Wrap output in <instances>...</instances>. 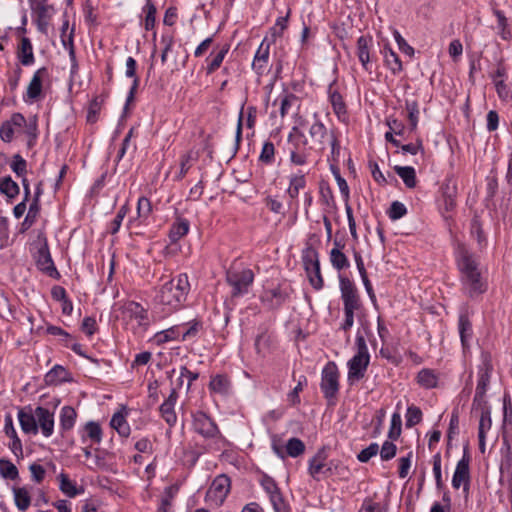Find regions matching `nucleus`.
<instances>
[{
	"label": "nucleus",
	"mask_w": 512,
	"mask_h": 512,
	"mask_svg": "<svg viewBox=\"0 0 512 512\" xmlns=\"http://www.w3.org/2000/svg\"><path fill=\"white\" fill-rule=\"evenodd\" d=\"M470 232L476 238L480 246L486 245V236L482 228V222L478 215H475L470 223Z\"/></svg>",
	"instance_id": "nucleus-54"
},
{
	"label": "nucleus",
	"mask_w": 512,
	"mask_h": 512,
	"mask_svg": "<svg viewBox=\"0 0 512 512\" xmlns=\"http://www.w3.org/2000/svg\"><path fill=\"white\" fill-rule=\"evenodd\" d=\"M286 456L297 458L305 452L304 442L296 437L290 438L285 445Z\"/></svg>",
	"instance_id": "nucleus-51"
},
{
	"label": "nucleus",
	"mask_w": 512,
	"mask_h": 512,
	"mask_svg": "<svg viewBox=\"0 0 512 512\" xmlns=\"http://www.w3.org/2000/svg\"><path fill=\"white\" fill-rule=\"evenodd\" d=\"M230 488V478L225 474L218 475L210 485L206 493V499L216 506H220L225 501L228 493L230 492Z\"/></svg>",
	"instance_id": "nucleus-8"
},
{
	"label": "nucleus",
	"mask_w": 512,
	"mask_h": 512,
	"mask_svg": "<svg viewBox=\"0 0 512 512\" xmlns=\"http://www.w3.org/2000/svg\"><path fill=\"white\" fill-rule=\"evenodd\" d=\"M67 370L61 365H55L46 375L47 385H57L69 380Z\"/></svg>",
	"instance_id": "nucleus-38"
},
{
	"label": "nucleus",
	"mask_w": 512,
	"mask_h": 512,
	"mask_svg": "<svg viewBox=\"0 0 512 512\" xmlns=\"http://www.w3.org/2000/svg\"><path fill=\"white\" fill-rule=\"evenodd\" d=\"M190 284L187 274H179L162 285L157 295L158 302L169 307V311H174L182 307L186 301Z\"/></svg>",
	"instance_id": "nucleus-1"
},
{
	"label": "nucleus",
	"mask_w": 512,
	"mask_h": 512,
	"mask_svg": "<svg viewBox=\"0 0 512 512\" xmlns=\"http://www.w3.org/2000/svg\"><path fill=\"white\" fill-rule=\"evenodd\" d=\"M384 63L393 75H398L403 70L399 56L387 45L383 49Z\"/></svg>",
	"instance_id": "nucleus-33"
},
{
	"label": "nucleus",
	"mask_w": 512,
	"mask_h": 512,
	"mask_svg": "<svg viewBox=\"0 0 512 512\" xmlns=\"http://www.w3.org/2000/svg\"><path fill=\"white\" fill-rule=\"evenodd\" d=\"M327 466V453L325 447H322L317 453L309 460L308 473L315 479L319 480L318 475L323 474Z\"/></svg>",
	"instance_id": "nucleus-22"
},
{
	"label": "nucleus",
	"mask_w": 512,
	"mask_h": 512,
	"mask_svg": "<svg viewBox=\"0 0 512 512\" xmlns=\"http://www.w3.org/2000/svg\"><path fill=\"white\" fill-rule=\"evenodd\" d=\"M302 262L305 268V271H309V269L316 267L319 261V254L317 250L312 245H307V247L302 251Z\"/></svg>",
	"instance_id": "nucleus-49"
},
{
	"label": "nucleus",
	"mask_w": 512,
	"mask_h": 512,
	"mask_svg": "<svg viewBox=\"0 0 512 512\" xmlns=\"http://www.w3.org/2000/svg\"><path fill=\"white\" fill-rule=\"evenodd\" d=\"M462 274L463 284L468 288V294L470 297L481 294L485 291L481 282V274L479 270L465 272Z\"/></svg>",
	"instance_id": "nucleus-26"
},
{
	"label": "nucleus",
	"mask_w": 512,
	"mask_h": 512,
	"mask_svg": "<svg viewBox=\"0 0 512 512\" xmlns=\"http://www.w3.org/2000/svg\"><path fill=\"white\" fill-rule=\"evenodd\" d=\"M372 42L371 37L360 36L357 40V56L359 61L361 62L363 68L368 71L369 61H370V52L369 45Z\"/></svg>",
	"instance_id": "nucleus-34"
},
{
	"label": "nucleus",
	"mask_w": 512,
	"mask_h": 512,
	"mask_svg": "<svg viewBox=\"0 0 512 512\" xmlns=\"http://www.w3.org/2000/svg\"><path fill=\"white\" fill-rule=\"evenodd\" d=\"M339 286L343 304L361 299L356 286L348 277L340 275Z\"/></svg>",
	"instance_id": "nucleus-29"
},
{
	"label": "nucleus",
	"mask_w": 512,
	"mask_h": 512,
	"mask_svg": "<svg viewBox=\"0 0 512 512\" xmlns=\"http://www.w3.org/2000/svg\"><path fill=\"white\" fill-rule=\"evenodd\" d=\"M473 409L480 410V420L478 427V439H479V448L482 452L485 450V434L486 431L491 429L492 420H491V411L488 404H484V406H473Z\"/></svg>",
	"instance_id": "nucleus-19"
},
{
	"label": "nucleus",
	"mask_w": 512,
	"mask_h": 512,
	"mask_svg": "<svg viewBox=\"0 0 512 512\" xmlns=\"http://www.w3.org/2000/svg\"><path fill=\"white\" fill-rule=\"evenodd\" d=\"M422 420V411L419 407L411 405L406 412V427L411 428L419 424Z\"/></svg>",
	"instance_id": "nucleus-64"
},
{
	"label": "nucleus",
	"mask_w": 512,
	"mask_h": 512,
	"mask_svg": "<svg viewBox=\"0 0 512 512\" xmlns=\"http://www.w3.org/2000/svg\"><path fill=\"white\" fill-rule=\"evenodd\" d=\"M18 420L23 433L32 435L38 433L35 411L33 412L30 406L19 409Z\"/></svg>",
	"instance_id": "nucleus-21"
},
{
	"label": "nucleus",
	"mask_w": 512,
	"mask_h": 512,
	"mask_svg": "<svg viewBox=\"0 0 512 512\" xmlns=\"http://www.w3.org/2000/svg\"><path fill=\"white\" fill-rule=\"evenodd\" d=\"M199 154L198 152H195L193 150H190L180 157V170L178 174L176 175L177 180H182L190 168L193 166L195 162L198 161Z\"/></svg>",
	"instance_id": "nucleus-36"
},
{
	"label": "nucleus",
	"mask_w": 512,
	"mask_h": 512,
	"mask_svg": "<svg viewBox=\"0 0 512 512\" xmlns=\"http://www.w3.org/2000/svg\"><path fill=\"white\" fill-rule=\"evenodd\" d=\"M460 339L463 347H468L469 340L473 335L472 324L466 313H461L458 320Z\"/></svg>",
	"instance_id": "nucleus-35"
},
{
	"label": "nucleus",
	"mask_w": 512,
	"mask_h": 512,
	"mask_svg": "<svg viewBox=\"0 0 512 512\" xmlns=\"http://www.w3.org/2000/svg\"><path fill=\"white\" fill-rule=\"evenodd\" d=\"M405 109L408 112L410 130L415 131L419 120V106L416 100H405Z\"/></svg>",
	"instance_id": "nucleus-52"
},
{
	"label": "nucleus",
	"mask_w": 512,
	"mask_h": 512,
	"mask_svg": "<svg viewBox=\"0 0 512 512\" xmlns=\"http://www.w3.org/2000/svg\"><path fill=\"white\" fill-rule=\"evenodd\" d=\"M290 15H291V9L288 8L285 16H280L276 19L274 26L270 28L272 42H275L277 38L282 37L284 31L288 27V21H289Z\"/></svg>",
	"instance_id": "nucleus-47"
},
{
	"label": "nucleus",
	"mask_w": 512,
	"mask_h": 512,
	"mask_svg": "<svg viewBox=\"0 0 512 512\" xmlns=\"http://www.w3.org/2000/svg\"><path fill=\"white\" fill-rule=\"evenodd\" d=\"M229 48L230 46L226 44L215 55H213L212 53L210 57L206 59V61L208 62V65L206 67V73L208 75L214 73L217 69L220 68L225 56L229 51Z\"/></svg>",
	"instance_id": "nucleus-42"
},
{
	"label": "nucleus",
	"mask_w": 512,
	"mask_h": 512,
	"mask_svg": "<svg viewBox=\"0 0 512 512\" xmlns=\"http://www.w3.org/2000/svg\"><path fill=\"white\" fill-rule=\"evenodd\" d=\"M335 82L331 83L328 88L329 101L333 112L341 122H347V106L342 95L334 89Z\"/></svg>",
	"instance_id": "nucleus-18"
},
{
	"label": "nucleus",
	"mask_w": 512,
	"mask_h": 512,
	"mask_svg": "<svg viewBox=\"0 0 512 512\" xmlns=\"http://www.w3.org/2000/svg\"><path fill=\"white\" fill-rule=\"evenodd\" d=\"M270 45L271 43L267 41V38H264L255 53L252 69L258 76H263L268 71Z\"/></svg>",
	"instance_id": "nucleus-14"
},
{
	"label": "nucleus",
	"mask_w": 512,
	"mask_h": 512,
	"mask_svg": "<svg viewBox=\"0 0 512 512\" xmlns=\"http://www.w3.org/2000/svg\"><path fill=\"white\" fill-rule=\"evenodd\" d=\"M136 69H137V62H136V60L133 57H131V56L128 57L127 60H126V72H125V75L128 78H132L133 82H132V86H131V88L129 90V93L127 95V98H126L125 109H127L129 104L134 100L135 93H136V91H137V89L139 87V84H140V79H139V77L136 74Z\"/></svg>",
	"instance_id": "nucleus-23"
},
{
	"label": "nucleus",
	"mask_w": 512,
	"mask_h": 512,
	"mask_svg": "<svg viewBox=\"0 0 512 512\" xmlns=\"http://www.w3.org/2000/svg\"><path fill=\"white\" fill-rule=\"evenodd\" d=\"M182 327H187L185 331H183L181 335V341H188L191 339H195L200 331L203 330V323L199 319H193L186 324L180 325Z\"/></svg>",
	"instance_id": "nucleus-45"
},
{
	"label": "nucleus",
	"mask_w": 512,
	"mask_h": 512,
	"mask_svg": "<svg viewBox=\"0 0 512 512\" xmlns=\"http://www.w3.org/2000/svg\"><path fill=\"white\" fill-rule=\"evenodd\" d=\"M401 431H402L401 415H400V413L395 412L392 414V417H391V425H390V429L388 431V438L391 439L392 441L397 440L401 435Z\"/></svg>",
	"instance_id": "nucleus-61"
},
{
	"label": "nucleus",
	"mask_w": 512,
	"mask_h": 512,
	"mask_svg": "<svg viewBox=\"0 0 512 512\" xmlns=\"http://www.w3.org/2000/svg\"><path fill=\"white\" fill-rule=\"evenodd\" d=\"M48 76V70L46 67H41L34 72L32 79L26 90V101H37L42 94V82L44 77Z\"/></svg>",
	"instance_id": "nucleus-17"
},
{
	"label": "nucleus",
	"mask_w": 512,
	"mask_h": 512,
	"mask_svg": "<svg viewBox=\"0 0 512 512\" xmlns=\"http://www.w3.org/2000/svg\"><path fill=\"white\" fill-rule=\"evenodd\" d=\"M491 372L492 366L488 362L483 363V365L479 367L478 382L472 406H484V404H488L485 396L490 383Z\"/></svg>",
	"instance_id": "nucleus-11"
},
{
	"label": "nucleus",
	"mask_w": 512,
	"mask_h": 512,
	"mask_svg": "<svg viewBox=\"0 0 512 512\" xmlns=\"http://www.w3.org/2000/svg\"><path fill=\"white\" fill-rule=\"evenodd\" d=\"M331 170L333 175L335 176L336 182L338 184L339 190L341 192L345 204L349 203L350 190L346 180L341 176L338 167L331 165Z\"/></svg>",
	"instance_id": "nucleus-60"
},
{
	"label": "nucleus",
	"mask_w": 512,
	"mask_h": 512,
	"mask_svg": "<svg viewBox=\"0 0 512 512\" xmlns=\"http://www.w3.org/2000/svg\"><path fill=\"white\" fill-rule=\"evenodd\" d=\"M494 14L497 17V28L499 29V34L503 40H508L511 37V32L508 29L507 18L504 13L500 10H494Z\"/></svg>",
	"instance_id": "nucleus-63"
},
{
	"label": "nucleus",
	"mask_w": 512,
	"mask_h": 512,
	"mask_svg": "<svg viewBox=\"0 0 512 512\" xmlns=\"http://www.w3.org/2000/svg\"><path fill=\"white\" fill-rule=\"evenodd\" d=\"M260 485L269 496V500L275 512H289V506L276 481L269 475L263 474Z\"/></svg>",
	"instance_id": "nucleus-6"
},
{
	"label": "nucleus",
	"mask_w": 512,
	"mask_h": 512,
	"mask_svg": "<svg viewBox=\"0 0 512 512\" xmlns=\"http://www.w3.org/2000/svg\"><path fill=\"white\" fill-rule=\"evenodd\" d=\"M230 387L231 382L229 378L226 375L222 374L214 376L209 383L210 390L221 395L228 394Z\"/></svg>",
	"instance_id": "nucleus-41"
},
{
	"label": "nucleus",
	"mask_w": 512,
	"mask_h": 512,
	"mask_svg": "<svg viewBox=\"0 0 512 512\" xmlns=\"http://www.w3.org/2000/svg\"><path fill=\"white\" fill-rule=\"evenodd\" d=\"M87 437L94 443L99 444L102 441V428L99 423L94 421H89L85 424L84 427Z\"/></svg>",
	"instance_id": "nucleus-59"
},
{
	"label": "nucleus",
	"mask_w": 512,
	"mask_h": 512,
	"mask_svg": "<svg viewBox=\"0 0 512 512\" xmlns=\"http://www.w3.org/2000/svg\"><path fill=\"white\" fill-rule=\"evenodd\" d=\"M0 475L4 479L17 480L19 478V471L10 460L0 459Z\"/></svg>",
	"instance_id": "nucleus-53"
},
{
	"label": "nucleus",
	"mask_w": 512,
	"mask_h": 512,
	"mask_svg": "<svg viewBox=\"0 0 512 512\" xmlns=\"http://www.w3.org/2000/svg\"><path fill=\"white\" fill-rule=\"evenodd\" d=\"M160 415L166 424L172 428L177 423V415L175 406L162 403L159 407Z\"/></svg>",
	"instance_id": "nucleus-57"
},
{
	"label": "nucleus",
	"mask_w": 512,
	"mask_h": 512,
	"mask_svg": "<svg viewBox=\"0 0 512 512\" xmlns=\"http://www.w3.org/2000/svg\"><path fill=\"white\" fill-rule=\"evenodd\" d=\"M289 294L281 287L267 289L261 296L262 303L271 310L279 309L288 299Z\"/></svg>",
	"instance_id": "nucleus-16"
},
{
	"label": "nucleus",
	"mask_w": 512,
	"mask_h": 512,
	"mask_svg": "<svg viewBox=\"0 0 512 512\" xmlns=\"http://www.w3.org/2000/svg\"><path fill=\"white\" fill-rule=\"evenodd\" d=\"M37 266L40 270L44 271L51 277L59 275L56 267L54 266L47 243L38 249Z\"/></svg>",
	"instance_id": "nucleus-24"
},
{
	"label": "nucleus",
	"mask_w": 512,
	"mask_h": 512,
	"mask_svg": "<svg viewBox=\"0 0 512 512\" xmlns=\"http://www.w3.org/2000/svg\"><path fill=\"white\" fill-rule=\"evenodd\" d=\"M12 492L15 506L19 511L25 512L30 507L32 501L29 489L26 486H13Z\"/></svg>",
	"instance_id": "nucleus-31"
},
{
	"label": "nucleus",
	"mask_w": 512,
	"mask_h": 512,
	"mask_svg": "<svg viewBox=\"0 0 512 512\" xmlns=\"http://www.w3.org/2000/svg\"><path fill=\"white\" fill-rule=\"evenodd\" d=\"M457 263L461 273L478 270V264L472 253H470L465 247L459 248Z\"/></svg>",
	"instance_id": "nucleus-32"
},
{
	"label": "nucleus",
	"mask_w": 512,
	"mask_h": 512,
	"mask_svg": "<svg viewBox=\"0 0 512 512\" xmlns=\"http://www.w3.org/2000/svg\"><path fill=\"white\" fill-rule=\"evenodd\" d=\"M38 429H41L45 437H50L54 432V414L49 409L38 406L35 408Z\"/></svg>",
	"instance_id": "nucleus-20"
},
{
	"label": "nucleus",
	"mask_w": 512,
	"mask_h": 512,
	"mask_svg": "<svg viewBox=\"0 0 512 512\" xmlns=\"http://www.w3.org/2000/svg\"><path fill=\"white\" fill-rule=\"evenodd\" d=\"M60 480V490L67 495L68 497H75L80 493V491L77 489L76 484L71 481L67 474L61 473L59 475Z\"/></svg>",
	"instance_id": "nucleus-55"
},
{
	"label": "nucleus",
	"mask_w": 512,
	"mask_h": 512,
	"mask_svg": "<svg viewBox=\"0 0 512 512\" xmlns=\"http://www.w3.org/2000/svg\"><path fill=\"white\" fill-rule=\"evenodd\" d=\"M339 369L334 361H329L321 372L320 389L324 397L330 401L336 398L339 392Z\"/></svg>",
	"instance_id": "nucleus-3"
},
{
	"label": "nucleus",
	"mask_w": 512,
	"mask_h": 512,
	"mask_svg": "<svg viewBox=\"0 0 512 512\" xmlns=\"http://www.w3.org/2000/svg\"><path fill=\"white\" fill-rule=\"evenodd\" d=\"M462 274L463 284L468 288V294L470 297L481 294L485 291L481 282V274L479 270L465 272Z\"/></svg>",
	"instance_id": "nucleus-25"
},
{
	"label": "nucleus",
	"mask_w": 512,
	"mask_h": 512,
	"mask_svg": "<svg viewBox=\"0 0 512 512\" xmlns=\"http://www.w3.org/2000/svg\"><path fill=\"white\" fill-rule=\"evenodd\" d=\"M470 457L464 453L463 457L457 462L453 477L452 487L459 489L463 486V493L467 497L470 489Z\"/></svg>",
	"instance_id": "nucleus-10"
},
{
	"label": "nucleus",
	"mask_w": 512,
	"mask_h": 512,
	"mask_svg": "<svg viewBox=\"0 0 512 512\" xmlns=\"http://www.w3.org/2000/svg\"><path fill=\"white\" fill-rule=\"evenodd\" d=\"M190 229V222L188 219L183 217H176L172 223L168 236L172 244L177 243L181 238L186 236Z\"/></svg>",
	"instance_id": "nucleus-28"
},
{
	"label": "nucleus",
	"mask_w": 512,
	"mask_h": 512,
	"mask_svg": "<svg viewBox=\"0 0 512 512\" xmlns=\"http://www.w3.org/2000/svg\"><path fill=\"white\" fill-rule=\"evenodd\" d=\"M306 179L304 174H295L290 177L287 194L291 199H296L301 189L305 188Z\"/></svg>",
	"instance_id": "nucleus-46"
},
{
	"label": "nucleus",
	"mask_w": 512,
	"mask_h": 512,
	"mask_svg": "<svg viewBox=\"0 0 512 512\" xmlns=\"http://www.w3.org/2000/svg\"><path fill=\"white\" fill-rule=\"evenodd\" d=\"M77 413L71 406H64L60 411V428L62 431L71 430L76 421Z\"/></svg>",
	"instance_id": "nucleus-40"
},
{
	"label": "nucleus",
	"mask_w": 512,
	"mask_h": 512,
	"mask_svg": "<svg viewBox=\"0 0 512 512\" xmlns=\"http://www.w3.org/2000/svg\"><path fill=\"white\" fill-rule=\"evenodd\" d=\"M441 196L446 211H452L456 207L458 194L457 182L452 176H447L440 187Z\"/></svg>",
	"instance_id": "nucleus-15"
},
{
	"label": "nucleus",
	"mask_w": 512,
	"mask_h": 512,
	"mask_svg": "<svg viewBox=\"0 0 512 512\" xmlns=\"http://www.w3.org/2000/svg\"><path fill=\"white\" fill-rule=\"evenodd\" d=\"M40 212V204H37V199H33L29 206L28 213L22 222L23 229L30 228L36 221V218Z\"/></svg>",
	"instance_id": "nucleus-62"
},
{
	"label": "nucleus",
	"mask_w": 512,
	"mask_h": 512,
	"mask_svg": "<svg viewBox=\"0 0 512 512\" xmlns=\"http://www.w3.org/2000/svg\"><path fill=\"white\" fill-rule=\"evenodd\" d=\"M394 171L403 180L407 188H414L417 184L415 169L411 166H395Z\"/></svg>",
	"instance_id": "nucleus-43"
},
{
	"label": "nucleus",
	"mask_w": 512,
	"mask_h": 512,
	"mask_svg": "<svg viewBox=\"0 0 512 512\" xmlns=\"http://www.w3.org/2000/svg\"><path fill=\"white\" fill-rule=\"evenodd\" d=\"M330 262L334 269L341 271L350 267L347 256L339 249H331Z\"/></svg>",
	"instance_id": "nucleus-50"
},
{
	"label": "nucleus",
	"mask_w": 512,
	"mask_h": 512,
	"mask_svg": "<svg viewBox=\"0 0 512 512\" xmlns=\"http://www.w3.org/2000/svg\"><path fill=\"white\" fill-rule=\"evenodd\" d=\"M226 281L232 287V296L238 297L248 293L254 281V273L248 268L241 270L231 268L226 272Z\"/></svg>",
	"instance_id": "nucleus-4"
},
{
	"label": "nucleus",
	"mask_w": 512,
	"mask_h": 512,
	"mask_svg": "<svg viewBox=\"0 0 512 512\" xmlns=\"http://www.w3.org/2000/svg\"><path fill=\"white\" fill-rule=\"evenodd\" d=\"M308 133L310 136L311 145L315 151L323 152L331 139V135H336L337 130H329L315 114V121L309 127Z\"/></svg>",
	"instance_id": "nucleus-5"
},
{
	"label": "nucleus",
	"mask_w": 512,
	"mask_h": 512,
	"mask_svg": "<svg viewBox=\"0 0 512 512\" xmlns=\"http://www.w3.org/2000/svg\"><path fill=\"white\" fill-rule=\"evenodd\" d=\"M110 425L113 429L117 431V433L121 437L127 438L130 435L131 429L125 418V416L121 412H116L110 421Z\"/></svg>",
	"instance_id": "nucleus-44"
},
{
	"label": "nucleus",
	"mask_w": 512,
	"mask_h": 512,
	"mask_svg": "<svg viewBox=\"0 0 512 512\" xmlns=\"http://www.w3.org/2000/svg\"><path fill=\"white\" fill-rule=\"evenodd\" d=\"M143 12L145 13L144 28L147 31L152 30L155 27L157 10L151 0H147Z\"/></svg>",
	"instance_id": "nucleus-56"
},
{
	"label": "nucleus",
	"mask_w": 512,
	"mask_h": 512,
	"mask_svg": "<svg viewBox=\"0 0 512 512\" xmlns=\"http://www.w3.org/2000/svg\"><path fill=\"white\" fill-rule=\"evenodd\" d=\"M17 58L23 66H30L35 62L33 53V46L28 37L21 39L20 45L17 50Z\"/></svg>",
	"instance_id": "nucleus-30"
},
{
	"label": "nucleus",
	"mask_w": 512,
	"mask_h": 512,
	"mask_svg": "<svg viewBox=\"0 0 512 512\" xmlns=\"http://www.w3.org/2000/svg\"><path fill=\"white\" fill-rule=\"evenodd\" d=\"M4 432L12 440L9 444V448L12 453L16 456L23 454V448L21 440L19 439L17 432L14 428L13 419L11 415H6L4 419Z\"/></svg>",
	"instance_id": "nucleus-27"
},
{
	"label": "nucleus",
	"mask_w": 512,
	"mask_h": 512,
	"mask_svg": "<svg viewBox=\"0 0 512 512\" xmlns=\"http://www.w3.org/2000/svg\"><path fill=\"white\" fill-rule=\"evenodd\" d=\"M370 359L354 355L347 363L348 375L347 381L350 386H353L361 379L364 378Z\"/></svg>",
	"instance_id": "nucleus-13"
},
{
	"label": "nucleus",
	"mask_w": 512,
	"mask_h": 512,
	"mask_svg": "<svg viewBox=\"0 0 512 512\" xmlns=\"http://www.w3.org/2000/svg\"><path fill=\"white\" fill-rule=\"evenodd\" d=\"M120 312L124 320H136L139 327L148 328L149 313L140 303L127 301L120 307Z\"/></svg>",
	"instance_id": "nucleus-9"
},
{
	"label": "nucleus",
	"mask_w": 512,
	"mask_h": 512,
	"mask_svg": "<svg viewBox=\"0 0 512 512\" xmlns=\"http://www.w3.org/2000/svg\"><path fill=\"white\" fill-rule=\"evenodd\" d=\"M290 161L294 165L303 166L307 164L312 151L315 150L308 142L304 132L297 126L292 127L287 137Z\"/></svg>",
	"instance_id": "nucleus-2"
},
{
	"label": "nucleus",
	"mask_w": 512,
	"mask_h": 512,
	"mask_svg": "<svg viewBox=\"0 0 512 512\" xmlns=\"http://www.w3.org/2000/svg\"><path fill=\"white\" fill-rule=\"evenodd\" d=\"M259 162L265 165H272L275 162V146L271 141H266L263 144L259 155Z\"/></svg>",
	"instance_id": "nucleus-58"
},
{
	"label": "nucleus",
	"mask_w": 512,
	"mask_h": 512,
	"mask_svg": "<svg viewBox=\"0 0 512 512\" xmlns=\"http://www.w3.org/2000/svg\"><path fill=\"white\" fill-rule=\"evenodd\" d=\"M180 325L172 326L168 329L162 330L160 332H157L154 335V342L157 345H163L169 341L178 340L180 338Z\"/></svg>",
	"instance_id": "nucleus-39"
},
{
	"label": "nucleus",
	"mask_w": 512,
	"mask_h": 512,
	"mask_svg": "<svg viewBox=\"0 0 512 512\" xmlns=\"http://www.w3.org/2000/svg\"><path fill=\"white\" fill-rule=\"evenodd\" d=\"M417 383L425 389L436 388L438 385V376L434 370L423 368L417 374Z\"/></svg>",
	"instance_id": "nucleus-37"
},
{
	"label": "nucleus",
	"mask_w": 512,
	"mask_h": 512,
	"mask_svg": "<svg viewBox=\"0 0 512 512\" xmlns=\"http://www.w3.org/2000/svg\"><path fill=\"white\" fill-rule=\"evenodd\" d=\"M19 191L18 184L10 176L0 178V192L9 199L15 198L19 194Z\"/></svg>",
	"instance_id": "nucleus-48"
},
{
	"label": "nucleus",
	"mask_w": 512,
	"mask_h": 512,
	"mask_svg": "<svg viewBox=\"0 0 512 512\" xmlns=\"http://www.w3.org/2000/svg\"><path fill=\"white\" fill-rule=\"evenodd\" d=\"M30 7L35 14V24L39 32L47 34L50 19L54 11L53 6L46 4L44 1L31 2Z\"/></svg>",
	"instance_id": "nucleus-12"
},
{
	"label": "nucleus",
	"mask_w": 512,
	"mask_h": 512,
	"mask_svg": "<svg viewBox=\"0 0 512 512\" xmlns=\"http://www.w3.org/2000/svg\"><path fill=\"white\" fill-rule=\"evenodd\" d=\"M192 427L194 432L205 439H213L220 436L217 424L203 411L192 413Z\"/></svg>",
	"instance_id": "nucleus-7"
}]
</instances>
